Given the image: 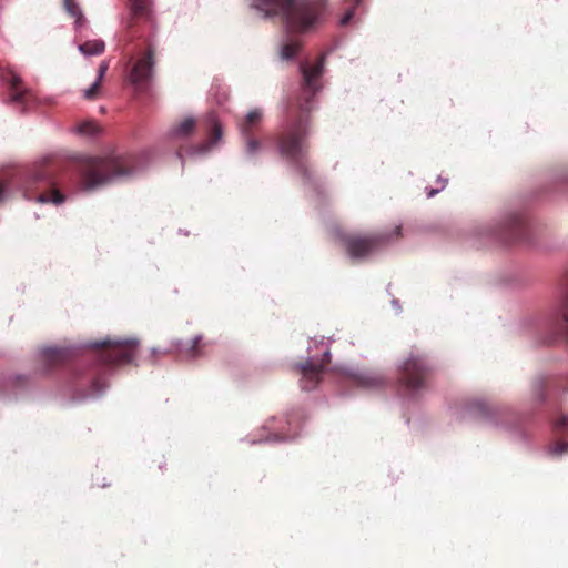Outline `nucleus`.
<instances>
[{
    "label": "nucleus",
    "instance_id": "nucleus-1",
    "mask_svg": "<svg viewBox=\"0 0 568 568\" xmlns=\"http://www.w3.org/2000/svg\"><path fill=\"white\" fill-rule=\"evenodd\" d=\"M302 83L298 94L287 102L284 123L276 135L280 155L303 178H311L308 136L312 128L311 111L315 109V95L324 70V57L314 65L302 63Z\"/></svg>",
    "mask_w": 568,
    "mask_h": 568
},
{
    "label": "nucleus",
    "instance_id": "nucleus-34",
    "mask_svg": "<svg viewBox=\"0 0 568 568\" xmlns=\"http://www.w3.org/2000/svg\"><path fill=\"white\" fill-rule=\"evenodd\" d=\"M557 387L559 388V390H561L562 393H568V382L564 385V384H559L557 385Z\"/></svg>",
    "mask_w": 568,
    "mask_h": 568
},
{
    "label": "nucleus",
    "instance_id": "nucleus-10",
    "mask_svg": "<svg viewBox=\"0 0 568 568\" xmlns=\"http://www.w3.org/2000/svg\"><path fill=\"white\" fill-rule=\"evenodd\" d=\"M331 361V354L326 351L323 355L321 363H315L312 359L296 365L298 373L302 375L301 387L304 390L314 389L322 379L324 366Z\"/></svg>",
    "mask_w": 568,
    "mask_h": 568
},
{
    "label": "nucleus",
    "instance_id": "nucleus-18",
    "mask_svg": "<svg viewBox=\"0 0 568 568\" xmlns=\"http://www.w3.org/2000/svg\"><path fill=\"white\" fill-rule=\"evenodd\" d=\"M105 44L102 40H88L79 45V50L84 55H99L104 52Z\"/></svg>",
    "mask_w": 568,
    "mask_h": 568
},
{
    "label": "nucleus",
    "instance_id": "nucleus-12",
    "mask_svg": "<svg viewBox=\"0 0 568 568\" xmlns=\"http://www.w3.org/2000/svg\"><path fill=\"white\" fill-rule=\"evenodd\" d=\"M9 97L11 102L22 105L23 109L36 99L33 92L24 87L22 79L17 74H11L9 80Z\"/></svg>",
    "mask_w": 568,
    "mask_h": 568
},
{
    "label": "nucleus",
    "instance_id": "nucleus-14",
    "mask_svg": "<svg viewBox=\"0 0 568 568\" xmlns=\"http://www.w3.org/2000/svg\"><path fill=\"white\" fill-rule=\"evenodd\" d=\"M206 123L209 126V139L205 142H202L193 148V153L204 154L210 151V149L215 145L220 139L222 138V126L219 122L217 118L214 114H209L206 118Z\"/></svg>",
    "mask_w": 568,
    "mask_h": 568
},
{
    "label": "nucleus",
    "instance_id": "nucleus-35",
    "mask_svg": "<svg viewBox=\"0 0 568 568\" xmlns=\"http://www.w3.org/2000/svg\"><path fill=\"white\" fill-rule=\"evenodd\" d=\"M400 231H402V227L399 225L395 227L394 234H395L396 237L400 236Z\"/></svg>",
    "mask_w": 568,
    "mask_h": 568
},
{
    "label": "nucleus",
    "instance_id": "nucleus-28",
    "mask_svg": "<svg viewBox=\"0 0 568 568\" xmlns=\"http://www.w3.org/2000/svg\"><path fill=\"white\" fill-rule=\"evenodd\" d=\"M78 132L80 134L93 135L98 131V126L94 122H83L78 125Z\"/></svg>",
    "mask_w": 568,
    "mask_h": 568
},
{
    "label": "nucleus",
    "instance_id": "nucleus-19",
    "mask_svg": "<svg viewBox=\"0 0 568 568\" xmlns=\"http://www.w3.org/2000/svg\"><path fill=\"white\" fill-rule=\"evenodd\" d=\"M241 138L244 142V149L247 155L253 156L263 149V144L261 140L256 136V134L245 135Z\"/></svg>",
    "mask_w": 568,
    "mask_h": 568
},
{
    "label": "nucleus",
    "instance_id": "nucleus-11",
    "mask_svg": "<svg viewBox=\"0 0 568 568\" xmlns=\"http://www.w3.org/2000/svg\"><path fill=\"white\" fill-rule=\"evenodd\" d=\"M527 223L523 215H510L498 230V236L505 243L520 242L526 239Z\"/></svg>",
    "mask_w": 568,
    "mask_h": 568
},
{
    "label": "nucleus",
    "instance_id": "nucleus-17",
    "mask_svg": "<svg viewBox=\"0 0 568 568\" xmlns=\"http://www.w3.org/2000/svg\"><path fill=\"white\" fill-rule=\"evenodd\" d=\"M194 129L195 120L193 118H186L172 128L171 134L174 138H186L193 133Z\"/></svg>",
    "mask_w": 568,
    "mask_h": 568
},
{
    "label": "nucleus",
    "instance_id": "nucleus-36",
    "mask_svg": "<svg viewBox=\"0 0 568 568\" xmlns=\"http://www.w3.org/2000/svg\"><path fill=\"white\" fill-rule=\"evenodd\" d=\"M178 155H179V158H180V159H182V158H183V154H182V151H181V150L178 152Z\"/></svg>",
    "mask_w": 568,
    "mask_h": 568
},
{
    "label": "nucleus",
    "instance_id": "nucleus-32",
    "mask_svg": "<svg viewBox=\"0 0 568 568\" xmlns=\"http://www.w3.org/2000/svg\"><path fill=\"white\" fill-rule=\"evenodd\" d=\"M552 453L556 455L568 453V443L557 442L552 447Z\"/></svg>",
    "mask_w": 568,
    "mask_h": 568
},
{
    "label": "nucleus",
    "instance_id": "nucleus-31",
    "mask_svg": "<svg viewBox=\"0 0 568 568\" xmlns=\"http://www.w3.org/2000/svg\"><path fill=\"white\" fill-rule=\"evenodd\" d=\"M476 408L481 416H489L493 413V408L485 402L477 403Z\"/></svg>",
    "mask_w": 568,
    "mask_h": 568
},
{
    "label": "nucleus",
    "instance_id": "nucleus-2",
    "mask_svg": "<svg viewBox=\"0 0 568 568\" xmlns=\"http://www.w3.org/2000/svg\"><path fill=\"white\" fill-rule=\"evenodd\" d=\"M252 6L265 17H281L291 31L302 32L324 14L326 0H253Z\"/></svg>",
    "mask_w": 568,
    "mask_h": 568
},
{
    "label": "nucleus",
    "instance_id": "nucleus-21",
    "mask_svg": "<svg viewBox=\"0 0 568 568\" xmlns=\"http://www.w3.org/2000/svg\"><path fill=\"white\" fill-rule=\"evenodd\" d=\"M301 43L298 41H286L281 49V58L283 60H292L300 51Z\"/></svg>",
    "mask_w": 568,
    "mask_h": 568
},
{
    "label": "nucleus",
    "instance_id": "nucleus-25",
    "mask_svg": "<svg viewBox=\"0 0 568 568\" xmlns=\"http://www.w3.org/2000/svg\"><path fill=\"white\" fill-rule=\"evenodd\" d=\"M40 202H53L54 204H61L64 201V195L58 190H52L50 193H43L39 195Z\"/></svg>",
    "mask_w": 568,
    "mask_h": 568
},
{
    "label": "nucleus",
    "instance_id": "nucleus-9",
    "mask_svg": "<svg viewBox=\"0 0 568 568\" xmlns=\"http://www.w3.org/2000/svg\"><path fill=\"white\" fill-rule=\"evenodd\" d=\"M155 50L151 43L148 42L145 53L136 59L133 63L129 74V81L135 87L136 90H144L152 79L153 68L155 64Z\"/></svg>",
    "mask_w": 568,
    "mask_h": 568
},
{
    "label": "nucleus",
    "instance_id": "nucleus-4",
    "mask_svg": "<svg viewBox=\"0 0 568 568\" xmlns=\"http://www.w3.org/2000/svg\"><path fill=\"white\" fill-rule=\"evenodd\" d=\"M98 351V361L105 366H118L132 363L139 348L135 338H105L88 345Z\"/></svg>",
    "mask_w": 568,
    "mask_h": 568
},
{
    "label": "nucleus",
    "instance_id": "nucleus-29",
    "mask_svg": "<svg viewBox=\"0 0 568 568\" xmlns=\"http://www.w3.org/2000/svg\"><path fill=\"white\" fill-rule=\"evenodd\" d=\"M568 426V416L560 415L555 422H554V429L558 434H561Z\"/></svg>",
    "mask_w": 568,
    "mask_h": 568
},
{
    "label": "nucleus",
    "instance_id": "nucleus-24",
    "mask_svg": "<svg viewBox=\"0 0 568 568\" xmlns=\"http://www.w3.org/2000/svg\"><path fill=\"white\" fill-rule=\"evenodd\" d=\"M363 0H345L346 3L349 4V7L346 9L345 14L341 19V24L346 26L349 23V21L353 19L356 8L361 6Z\"/></svg>",
    "mask_w": 568,
    "mask_h": 568
},
{
    "label": "nucleus",
    "instance_id": "nucleus-30",
    "mask_svg": "<svg viewBox=\"0 0 568 568\" xmlns=\"http://www.w3.org/2000/svg\"><path fill=\"white\" fill-rule=\"evenodd\" d=\"M546 384L542 379H539L535 385V393L539 402L546 400Z\"/></svg>",
    "mask_w": 568,
    "mask_h": 568
},
{
    "label": "nucleus",
    "instance_id": "nucleus-22",
    "mask_svg": "<svg viewBox=\"0 0 568 568\" xmlns=\"http://www.w3.org/2000/svg\"><path fill=\"white\" fill-rule=\"evenodd\" d=\"M558 329L560 333L568 336V293L565 296L562 306L560 310V317L558 318Z\"/></svg>",
    "mask_w": 568,
    "mask_h": 568
},
{
    "label": "nucleus",
    "instance_id": "nucleus-15",
    "mask_svg": "<svg viewBox=\"0 0 568 568\" xmlns=\"http://www.w3.org/2000/svg\"><path fill=\"white\" fill-rule=\"evenodd\" d=\"M109 70V60L101 61L99 69H98V77L93 84L83 91V98L87 100H95L101 90L102 81L104 79V75L106 71Z\"/></svg>",
    "mask_w": 568,
    "mask_h": 568
},
{
    "label": "nucleus",
    "instance_id": "nucleus-8",
    "mask_svg": "<svg viewBox=\"0 0 568 568\" xmlns=\"http://www.w3.org/2000/svg\"><path fill=\"white\" fill-rule=\"evenodd\" d=\"M77 356V349L71 346H47L39 352L37 372L49 375L64 366Z\"/></svg>",
    "mask_w": 568,
    "mask_h": 568
},
{
    "label": "nucleus",
    "instance_id": "nucleus-20",
    "mask_svg": "<svg viewBox=\"0 0 568 568\" xmlns=\"http://www.w3.org/2000/svg\"><path fill=\"white\" fill-rule=\"evenodd\" d=\"M65 11L75 19V24L81 26L84 22L82 11L75 0H63Z\"/></svg>",
    "mask_w": 568,
    "mask_h": 568
},
{
    "label": "nucleus",
    "instance_id": "nucleus-33",
    "mask_svg": "<svg viewBox=\"0 0 568 568\" xmlns=\"http://www.w3.org/2000/svg\"><path fill=\"white\" fill-rule=\"evenodd\" d=\"M4 190L6 185L3 182L0 181V202L3 200Z\"/></svg>",
    "mask_w": 568,
    "mask_h": 568
},
{
    "label": "nucleus",
    "instance_id": "nucleus-27",
    "mask_svg": "<svg viewBox=\"0 0 568 568\" xmlns=\"http://www.w3.org/2000/svg\"><path fill=\"white\" fill-rule=\"evenodd\" d=\"M354 382L356 383V385L363 386V387H371V386H375L381 383V381L378 378L364 376V375L355 376Z\"/></svg>",
    "mask_w": 568,
    "mask_h": 568
},
{
    "label": "nucleus",
    "instance_id": "nucleus-23",
    "mask_svg": "<svg viewBox=\"0 0 568 568\" xmlns=\"http://www.w3.org/2000/svg\"><path fill=\"white\" fill-rule=\"evenodd\" d=\"M205 344L202 343V336L193 338L192 344L185 349V355L191 358H196L203 355L202 348Z\"/></svg>",
    "mask_w": 568,
    "mask_h": 568
},
{
    "label": "nucleus",
    "instance_id": "nucleus-26",
    "mask_svg": "<svg viewBox=\"0 0 568 568\" xmlns=\"http://www.w3.org/2000/svg\"><path fill=\"white\" fill-rule=\"evenodd\" d=\"M33 179L37 182L52 183L51 173L48 171L45 166L37 169L33 173Z\"/></svg>",
    "mask_w": 568,
    "mask_h": 568
},
{
    "label": "nucleus",
    "instance_id": "nucleus-16",
    "mask_svg": "<svg viewBox=\"0 0 568 568\" xmlns=\"http://www.w3.org/2000/svg\"><path fill=\"white\" fill-rule=\"evenodd\" d=\"M89 378L91 382V386L87 394L88 396H95L102 393L106 387L105 379L101 374L100 368H94L93 371H91Z\"/></svg>",
    "mask_w": 568,
    "mask_h": 568
},
{
    "label": "nucleus",
    "instance_id": "nucleus-7",
    "mask_svg": "<svg viewBox=\"0 0 568 568\" xmlns=\"http://www.w3.org/2000/svg\"><path fill=\"white\" fill-rule=\"evenodd\" d=\"M393 235L386 232L373 234H347L342 237L345 250L351 258H365L388 243Z\"/></svg>",
    "mask_w": 568,
    "mask_h": 568
},
{
    "label": "nucleus",
    "instance_id": "nucleus-13",
    "mask_svg": "<svg viewBox=\"0 0 568 568\" xmlns=\"http://www.w3.org/2000/svg\"><path fill=\"white\" fill-rule=\"evenodd\" d=\"M264 120L261 108L250 110L245 115L236 118V126L241 136L256 134Z\"/></svg>",
    "mask_w": 568,
    "mask_h": 568
},
{
    "label": "nucleus",
    "instance_id": "nucleus-5",
    "mask_svg": "<svg viewBox=\"0 0 568 568\" xmlns=\"http://www.w3.org/2000/svg\"><path fill=\"white\" fill-rule=\"evenodd\" d=\"M156 18L153 0H129V16L125 20V37L128 41L154 33Z\"/></svg>",
    "mask_w": 568,
    "mask_h": 568
},
{
    "label": "nucleus",
    "instance_id": "nucleus-3",
    "mask_svg": "<svg viewBox=\"0 0 568 568\" xmlns=\"http://www.w3.org/2000/svg\"><path fill=\"white\" fill-rule=\"evenodd\" d=\"M133 171V158L130 155L88 158L81 165V184L85 190H93Z\"/></svg>",
    "mask_w": 568,
    "mask_h": 568
},
{
    "label": "nucleus",
    "instance_id": "nucleus-6",
    "mask_svg": "<svg viewBox=\"0 0 568 568\" xmlns=\"http://www.w3.org/2000/svg\"><path fill=\"white\" fill-rule=\"evenodd\" d=\"M432 373L426 358L412 354L398 368V383L407 392L420 390L427 387Z\"/></svg>",
    "mask_w": 568,
    "mask_h": 568
}]
</instances>
